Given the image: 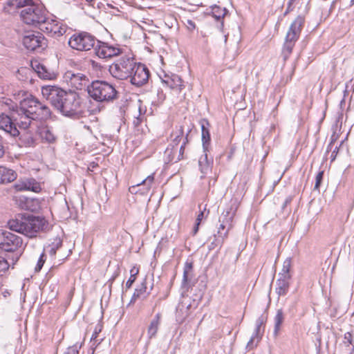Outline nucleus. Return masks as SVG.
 I'll use <instances>...</instances> for the list:
<instances>
[{
  "label": "nucleus",
  "mask_w": 354,
  "mask_h": 354,
  "mask_svg": "<svg viewBox=\"0 0 354 354\" xmlns=\"http://www.w3.org/2000/svg\"><path fill=\"white\" fill-rule=\"evenodd\" d=\"M7 6L10 7L5 8L7 12H10L12 8H22L20 17L27 25L40 28L41 24L46 20V10L32 0H8Z\"/></svg>",
  "instance_id": "nucleus-1"
},
{
  "label": "nucleus",
  "mask_w": 354,
  "mask_h": 354,
  "mask_svg": "<svg viewBox=\"0 0 354 354\" xmlns=\"http://www.w3.org/2000/svg\"><path fill=\"white\" fill-rule=\"evenodd\" d=\"M8 225L11 230L30 238L36 236L39 231L48 230L47 221L43 218L35 216L26 217L18 215L15 218L10 220Z\"/></svg>",
  "instance_id": "nucleus-2"
},
{
  "label": "nucleus",
  "mask_w": 354,
  "mask_h": 354,
  "mask_svg": "<svg viewBox=\"0 0 354 354\" xmlns=\"http://www.w3.org/2000/svg\"><path fill=\"white\" fill-rule=\"evenodd\" d=\"M88 93L95 101L110 102L116 98L117 91L115 87L104 81H95L88 87Z\"/></svg>",
  "instance_id": "nucleus-3"
},
{
  "label": "nucleus",
  "mask_w": 354,
  "mask_h": 354,
  "mask_svg": "<svg viewBox=\"0 0 354 354\" xmlns=\"http://www.w3.org/2000/svg\"><path fill=\"white\" fill-rule=\"evenodd\" d=\"M304 23V19L301 16H298L291 24L287 32L283 47V55L285 59L291 54L295 42L299 37Z\"/></svg>",
  "instance_id": "nucleus-4"
},
{
  "label": "nucleus",
  "mask_w": 354,
  "mask_h": 354,
  "mask_svg": "<svg viewBox=\"0 0 354 354\" xmlns=\"http://www.w3.org/2000/svg\"><path fill=\"white\" fill-rule=\"evenodd\" d=\"M135 66L133 58L122 57L109 66V72L116 79L125 80L131 76Z\"/></svg>",
  "instance_id": "nucleus-5"
},
{
  "label": "nucleus",
  "mask_w": 354,
  "mask_h": 354,
  "mask_svg": "<svg viewBox=\"0 0 354 354\" xmlns=\"http://www.w3.org/2000/svg\"><path fill=\"white\" fill-rule=\"evenodd\" d=\"M80 97L74 91L66 92L57 109L66 116H73L80 112Z\"/></svg>",
  "instance_id": "nucleus-6"
},
{
  "label": "nucleus",
  "mask_w": 354,
  "mask_h": 354,
  "mask_svg": "<svg viewBox=\"0 0 354 354\" xmlns=\"http://www.w3.org/2000/svg\"><path fill=\"white\" fill-rule=\"evenodd\" d=\"M19 110L23 113L30 114L36 118L41 114L43 117H48L50 113L48 107L42 105L37 99L32 97L22 100Z\"/></svg>",
  "instance_id": "nucleus-7"
},
{
  "label": "nucleus",
  "mask_w": 354,
  "mask_h": 354,
  "mask_svg": "<svg viewBox=\"0 0 354 354\" xmlns=\"http://www.w3.org/2000/svg\"><path fill=\"white\" fill-rule=\"evenodd\" d=\"M95 42L94 36L86 32L73 34L68 40V45L73 49L83 51L91 49Z\"/></svg>",
  "instance_id": "nucleus-8"
},
{
  "label": "nucleus",
  "mask_w": 354,
  "mask_h": 354,
  "mask_svg": "<svg viewBox=\"0 0 354 354\" xmlns=\"http://www.w3.org/2000/svg\"><path fill=\"white\" fill-rule=\"evenodd\" d=\"M172 136L174 137V145H172L171 148L167 147L165 153L171 156L170 160L176 162L182 158L187 138H184L183 131L181 128L175 134H173Z\"/></svg>",
  "instance_id": "nucleus-9"
},
{
  "label": "nucleus",
  "mask_w": 354,
  "mask_h": 354,
  "mask_svg": "<svg viewBox=\"0 0 354 354\" xmlns=\"http://www.w3.org/2000/svg\"><path fill=\"white\" fill-rule=\"evenodd\" d=\"M39 29L50 37H59L66 33L67 26L56 19L46 17V20L41 24Z\"/></svg>",
  "instance_id": "nucleus-10"
},
{
  "label": "nucleus",
  "mask_w": 354,
  "mask_h": 354,
  "mask_svg": "<svg viewBox=\"0 0 354 354\" xmlns=\"http://www.w3.org/2000/svg\"><path fill=\"white\" fill-rule=\"evenodd\" d=\"M23 44L30 50H43L47 46L46 39L39 32H27L23 37Z\"/></svg>",
  "instance_id": "nucleus-11"
},
{
  "label": "nucleus",
  "mask_w": 354,
  "mask_h": 354,
  "mask_svg": "<svg viewBox=\"0 0 354 354\" xmlns=\"http://www.w3.org/2000/svg\"><path fill=\"white\" fill-rule=\"evenodd\" d=\"M66 91L57 86L46 85L41 87V94L57 109Z\"/></svg>",
  "instance_id": "nucleus-12"
},
{
  "label": "nucleus",
  "mask_w": 354,
  "mask_h": 354,
  "mask_svg": "<svg viewBox=\"0 0 354 354\" xmlns=\"http://www.w3.org/2000/svg\"><path fill=\"white\" fill-rule=\"evenodd\" d=\"M64 81L71 88L82 90L88 84V79L82 73L67 71L63 76Z\"/></svg>",
  "instance_id": "nucleus-13"
},
{
  "label": "nucleus",
  "mask_w": 354,
  "mask_h": 354,
  "mask_svg": "<svg viewBox=\"0 0 354 354\" xmlns=\"http://www.w3.org/2000/svg\"><path fill=\"white\" fill-rule=\"evenodd\" d=\"M95 53L99 58L108 59L119 55L121 53V49L108 43L98 41L95 48Z\"/></svg>",
  "instance_id": "nucleus-14"
},
{
  "label": "nucleus",
  "mask_w": 354,
  "mask_h": 354,
  "mask_svg": "<svg viewBox=\"0 0 354 354\" xmlns=\"http://www.w3.org/2000/svg\"><path fill=\"white\" fill-rule=\"evenodd\" d=\"M129 77L132 84L137 86H142L148 80L149 71L144 65L136 63L133 72Z\"/></svg>",
  "instance_id": "nucleus-15"
},
{
  "label": "nucleus",
  "mask_w": 354,
  "mask_h": 354,
  "mask_svg": "<svg viewBox=\"0 0 354 354\" xmlns=\"http://www.w3.org/2000/svg\"><path fill=\"white\" fill-rule=\"evenodd\" d=\"M3 241L0 249L6 252H14L21 248L23 244L21 237L9 232L6 234Z\"/></svg>",
  "instance_id": "nucleus-16"
},
{
  "label": "nucleus",
  "mask_w": 354,
  "mask_h": 354,
  "mask_svg": "<svg viewBox=\"0 0 354 354\" xmlns=\"http://www.w3.org/2000/svg\"><path fill=\"white\" fill-rule=\"evenodd\" d=\"M0 129L13 138L20 134V130L17 129L14 120L3 113L0 114Z\"/></svg>",
  "instance_id": "nucleus-17"
},
{
  "label": "nucleus",
  "mask_w": 354,
  "mask_h": 354,
  "mask_svg": "<svg viewBox=\"0 0 354 354\" xmlns=\"http://www.w3.org/2000/svg\"><path fill=\"white\" fill-rule=\"evenodd\" d=\"M237 208V201L232 200L230 206L222 212L219 218V223L225 224L227 230H232L234 226L233 221Z\"/></svg>",
  "instance_id": "nucleus-18"
},
{
  "label": "nucleus",
  "mask_w": 354,
  "mask_h": 354,
  "mask_svg": "<svg viewBox=\"0 0 354 354\" xmlns=\"http://www.w3.org/2000/svg\"><path fill=\"white\" fill-rule=\"evenodd\" d=\"M35 119L36 118L33 117V115L24 114L19 109L17 111V117L14 118V121L20 130H26L36 127L34 122Z\"/></svg>",
  "instance_id": "nucleus-19"
},
{
  "label": "nucleus",
  "mask_w": 354,
  "mask_h": 354,
  "mask_svg": "<svg viewBox=\"0 0 354 354\" xmlns=\"http://www.w3.org/2000/svg\"><path fill=\"white\" fill-rule=\"evenodd\" d=\"M160 78L162 82L171 89L180 92L184 88L182 79L176 74H165Z\"/></svg>",
  "instance_id": "nucleus-20"
},
{
  "label": "nucleus",
  "mask_w": 354,
  "mask_h": 354,
  "mask_svg": "<svg viewBox=\"0 0 354 354\" xmlns=\"http://www.w3.org/2000/svg\"><path fill=\"white\" fill-rule=\"evenodd\" d=\"M154 182V174L148 176L141 183L133 185L129 188L131 193H138L140 194H147L149 192Z\"/></svg>",
  "instance_id": "nucleus-21"
},
{
  "label": "nucleus",
  "mask_w": 354,
  "mask_h": 354,
  "mask_svg": "<svg viewBox=\"0 0 354 354\" xmlns=\"http://www.w3.org/2000/svg\"><path fill=\"white\" fill-rule=\"evenodd\" d=\"M14 187L17 191H32L38 192L41 189L39 183L32 178L19 180L15 184Z\"/></svg>",
  "instance_id": "nucleus-22"
},
{
  "label": "nucleus",
  "mask_w": 354,
  "mask_h": 354,
  "mask_svg": "<svg viewBox=\"0 0 354 354\" xmlns=\"http://www.w3.org/2000/svg\"><path fill=\"white\" fill-rule=\"evenodd\" d=\"M35 127L30 128L26 130H21L20 134L17 136L21 145L24 147H32L35 145V140L34 138V131Z\"/></svg>",
  "instance_id": "nucleus-23"
},
{
  "label": "nucleus",
  "mask_w": 354,
  "mask_h": 354,
  "mask_svg": "<svg viewBox=\"0 0 354 354\" xmlns=\"http://www.w3.org/2000/svg\"><path fill=\"white\" fill-rule=\"evenodd\" d=\"M33 68L41 79L51 80L57 77V73L48 69L44 64H37Z\"/></svg>",
  "instance_id": "nucleus-24"
},
{
  "label": "nucleus",
  "mask_w": 354,
  "mask_h": 354,
  "mask_svg": "<svg viewBox=\"0 0 354 354\" xmlns=\"http://www.w3.org/2000/svg\"><path fill=\"white\" fill-rule=\"evenodd\" d=\"M204 151V154L202 155L198 160V165L201 172L203 174V176H205L210 171L212 168V165L213 163L212 158L209 159L207 156V151Z\"/></svg>",
  "instance_id": "nucleus-25"
},
{
  "label": "nucleus",
  "mask_w": 354,
  "mask_h": 354,
  "mask_svg": "<svg viewBox=\"0 0 354 354\" xmlns=\"http://www.w3.org/2000/svg\"><path fill=\"white\" fill-rule=\"evenodd\" d=\"M17 176V173L14 170L0 166V184L12 182Z\"/></svg>",
  "instance_id": "nucleus-26"
},
{
  "label": "nucleus",
  "mask_w": 354,
  "mask_h": 354,
  "mask_svg": "<svg viewBox=\"0 0 354 354\" xmlns=\"http://www.w3.org/2000/svg\"><path fill=\"white\" fill-rule=\"evenodd\" d=\"M39 137L41 140L47 143H54L57 137L53 131L48 127H42L39 130Z\"/></svg>",
  "instance_id": "nucleus-27"
},
{
  "label": "nucleus",
  "mask_w": 354,
  "mask_h": 354,
  "mask_svg": "<svg viewBox=\"0 0 354 354\" xmlns=\"http://www.w3.org/2000/svg\"><path fill=\"white\" fill-rule=\"evenodd\" d=\"M289 279L286 277L279 276L276 283V292L279 296L285 295L289 288Z\"/></svg>",
  "instance_id": "nucleus-28"
},
{
  "label": "nucleus",
  "mask_w": 354,
  "mask_h": 354,
  "mask_svg": "<svg viewBox=\"0 0 354 354\" xmlns=\"http://www.w3.org/2000/svg\"><path fill=\"white\" fill-rule=\"evenodd\" d=\"M160 315L156 314L154 318L151 321L148 327L147 333L149 339L156 336L160 325Z\"/></svg>",
  "instance_id": "nucleus-29"
},
{
  "label": "nucleus",
  "mask_w": 354,
  "mask_h": 354,
  "mask_svg": "<svg viewBox=\"0 0 354 354\" xmlns=\"http://www.w3.org/2000/svg\"><path fill=\"white\" fill-rule=\"evenodd\" d=\"M149 294V292H147V288L146 286V281L145 280L140 285V286L136 288L134 291V293L131 297V303L135 302L137 299L139 298H145Z\"/></svg>",
  "instance_id": "nucleus-30"
},
{
  "label": "nucleus",
  "mask_w": 354,
  "mask_h": 354,
  "mask_svg": "<svg viewBox=\"0 0 354 354\" xmlns=\"http://www.w3.org/2000/svg\"><path fill=\"white\" fill-rule=\"evenodd\" d=\"M205 125H209L208 122L206 120L202 121L201 129L203 150L208 151V145L210 141V134L208 129L205 127Z\"/></svg>",
  "instance_id": "nucleus-31"
},
{
  "label": "nucleus",
  "mask_w": 354,
  "mask_h": 354,
  "mask_svg": "<svg viewBox=\"0 0 354 354\" xmlns=\"http://www.w3.org/2000/svg\"><path fill=\"white\" fill-rule=\"evenodd\" d=\"M283 320V312L281 310H279L274 317V333L275 335H278L280 330L281 324Z\"/></svg>",
  "instance_id": "nucleus-32"
},
{
  "label": "nucleus",
  "mask_w": 354,
  "mask_h": 354,
  "mask_svg": "<svg viewBox=\"0 0 354 354\" xmlns=\"http://www.w3.org/2000/svg\"><path fill=\"white\" fill-rule=\"evenodd\" d=\"M291 267V259L290 258H287L283 263V268L281 270V272L279 273V276L286 277V279H290V275L289 274V271Z\"/></svg>",
  "instance_id": "nucleus-33"
},
{
  "label": "nucleus",
  "mask_w": 354,
  "mask_h": 354,
  "mask_svg": "<svg viewBox=\"0 0 354 354\" xmlns=\"http://www.w3.org/2000/svg\"><path fill=\"white\" fill-rule=\"evenodd\" d=\"M199 208H200V212H199V214L197 216V218H196V224H195V226H194V234H196V232H198V227H199L200 223L202 221V220L205 217H207V214H209V211H207V212L205 213V212H206V208L205 207H204L203 209H201V206H199Z\"/></svg>",
  "instance_id": "nucleus-34"
},
{
  "label": "nucleus",
  "mask_w": 354,
  "mask_h": 354,
  "mask_svg": "<svg viewBox=\"0 0 354 354\" xmlns=\"http://www.w3.org/2000/svg\"><path fill=\"white\" fill-rule=\"evenodd\" d=\"M230 230H227L225 224L220 223L218 227L217 234L218 236L222 239L223 241L228 237Z\"/></svg>",
  "instance_id": "nucleus-35"
},
{
  "label": "nucleus",
  "mask_w": 354,
  "mask_h": 354,
  "mask_svg": "<svg viewBox=\"0 0 354 354\" xmlns=\"http://www.w3.org/2000/svg\"><path fill=\"white\" fill-rule=\"evenodd\" d=\"M225 14L226 10L225 8H221L216 6L212 8V15L218 20L223 17Z\"/></svg>",
  "instance_id": "nucleus-36"
},
{
  "label": "nucleus",
  "mask_w": 354,
  "mask_h": 354,
  "mask_svg": "<svg viewBox=\"0 0 354 354\" xmlns=\"http://www.w3.org/2000/svg\"><path fill=\"white\" fill-rule=\"evenodd\" d=\"M267 317L266 315H261L256 321V328L254 333L260 335L261 328L266 322Z\"/></svg>",
  "instance_id": "nucleus-37"
},
{
  "label": "nucleus",
  "mask_w": 354,
  "mask_h": 354,
  "mask_svg": "<svg viewBox=\"0 0 354 354\" xmlns=\"http://www.w3.org/2000/svg\"><path fill=\"white\" fill-rule=\"evenodd\" d=\"M260 339H261V335H258L257 334L253 333L250 341L248 342L246 348L248 350L253 349L254 347L257 346V343L259 342Z\"/></svg>",
  "instance_id": "nucleus-38"
},
{
  "label": "nucleus",
  "mask_w": 354,
  "mask_h": 354,
  "mask_svg": "<svg viewBox=\"0 0 354 354\" xmlns=\"http://www.w3.org/2000/svg\"><path fill=\"white\" fill-rule=\"evenodd\" d=\"M192 263L187 262L185 265L184 271H183V281L184 283H185L188 281L189 275V273L192 272Z\"/></svg>",
  "instance_id": "nucleus-39"
},
{
  "label": "nucleus",
  "mask_w": 354,
  "mask_h": 354,
  "mask_svg": "<svg viewBox=\"0 0 354 354\" xmlns=\"http://www.w3.org/2000/svg\"><path fill=\"white\" fill-rule=\"evenodd\" d=\"M62 245V241L58 239L55 242L53 243L52 245H49L48 253L51 257H54L56 254L57 250Z\"/></svg>",
  "instance_id": "nucleus-40"
},
{
  "label": "nucleus",
  "mask_w": 354,
  "mask_h": 354,
  "mask_svg": "<svg viewBox=\"0 0 354 354\" xmlns=\"http://www.w3.org/2000/svg\"><path fill=\"white\" fill-rule=\"evenodd\" d=\"M80 348V345L75 344L72 346L68 347L64 354H79V350Z\"/></svg>",
  "instance_id": "nucleus-41"
},
{
  "label": "nucleus",
  "mask_w": 354,
  "mask_h": 354,
  "mask_svg": "<svg viewBox=\"0 0 354 354\" xmlns=\"http://www.w3.org/2000/svg\"><path fill=\"white\" fill-rule=\"evenodd\" d=\"M344 344L348 346L353 344V335L350 332H347L344 334Z\"/></svg>",
  "instance_id": "nucleus-42"
},
{
  "label": "nucleus",
  "mask_w": 354,
  "mask_h": 354,
  "mask_svg": "<svg viewBox=\"0 0 354 354\" xmlns=\"http://www.w3.org/2000/svg\"><path fill=\"white\" fill-rule=\"evenodd\" d=\"M9 268V263L5 258L0 257V272H5Z\"/></svg>",
  "instance_id": "nucleus-43"
},
{
  "label": "nucleus",
  "mask_w": 354,
  "mask_h": 354,
  "mask_svg": "<svg viewBox=\"0 0 354 354\" xmlns=\"http://www.w3.org/2000/svg\"><path fill=\"white\" fill-rule=\"evenodd\" d=\"M45 254L44 253H42L37 261V266L35 267V270L36 271H39L41 268L43 267L44 266V263L45 262Z\"/></svg>",
  "instance_id": "nucleus-44"
},
{
  "label": "nucleus",
  "mask_w": 354,
  "mask_h": 354,
  "mask_svg": "<svg viewBox=\"0 0 354 354\" xmlns=\"http://www.w3.org/2000/svg\"><path fill=\"white\" fill-rule=\"evenodd\" d=\"M322 178H323V171H320L316 176V182H315V189H319Z\"/></svg>",
  "instance_id": "nucleus-45"
},
{
  "label": "nucleus",
  "mask_w": 354,
  "mask_h": 354,
  "mask_svg": "<svg viewBox=\"0 0 354 354\" xmlns=\"http://www.w3.org/2000/svg\"><path fill=\"white\" fill-rule=\"evenodd\" d=\"M102 330V326L98 324L95 326V330L91 336V340H95L98 336V334Z\"/></svg>",
  "instance_id": "nucleus-46"
},
{
  "label": "nucleus",
  "mask_w": 354,
  "mask_h": 354,
  "mask_svg": "<svg viewBox=\"0 0 354 354\" xmlns=\"http://www.w3.org/2000/svg\"><path fill=\"white\" fill-rule=\"evenodd\" d=\"M185 25H186L187 28L189 31H193L196 28L195 23L191 19H187L185 22Z\"/></svg>",
  "instance_id": "nucleus-47"
},
{
  "label": "nucleus",
  "mask_w": 354,
  "mask_h": 354,
  "mask_svg": "<svg viewBox=\"0 0 354 354\" xmlns=\"http://www.w3.org/2000/svg\"><path fill=\"white\" fill-rule=\"evenodd\" d=\"M136 277L130 276L128 281L126 283V288H130L133 283H134V281H136Z\"/></svg>",
  "instance_id": "nucleus-48"
},
{
  "label": "nucleus",
  "mask_w": 354,
  "mask_h": 354,
  "mask_svg": "<svg viewBox=\"0 0 354 354\" xmlns=\"http://www.w3.org/2000/svg\"><path fill=\"white\" fill-rule=\"evenodd\" d=\"M139 272V268L137 266H133L130 270V276L136 277Z\"/></svg>",
  "instance_id": "nucleus-49"
},
{
  "label": "nucleus",
  "mask_w": 354,
  "mask_h": 354,
  "mask_svg": "<svg viewBox=\"0 0 354 354\" xmlns=\"http://www.w3.org/2000/svg\"><path fill=\"white\" fill-rule=\"evenodd\" d=\"M4 153V147L2 145V138L0 136V158H1L3 156Z\"/></svg>",
  "instance_id": "nucleus-50"
},
{
  "label": "nucleus",
  "mask_w": 354,
  "mask_h": 354,
  "mask_svg": "<svg viewBox=\"0 0 354 354\" xmlns=\"http://www.w3.org/2000/svg\"><path fill=\"white\" fill-rule=\"evenodd\" d=\"M7 232H8L0 230V246H1V242H3V239H4V238L6 236V234Z\"/></svg>",
  "instance_id": "nucleus-51"
},
{
  "label": "nucleus",
  "mask_w": 354,
  "mask_h": 354,
  "mask_svg": "<svg viewBox=\"0 0 354 354\" xmlns=\"http://www.w3.org/2000/svg\"><path fill=\"white\" fill-rule=\"evenodd\" d=\"M140 122V120L138 118H136V121H134V123L136 124H138Z\"/></svg>",
  "instance_id": "nucleus-52"
},
{
  "label": "nucleus",
  "mask_w": 354,
  "mask_h": 354,
  "mask_svg": "<svg viewBox=\"0 0 354 354\" xmlns=\"http://www.w3.org/2000/svg\"><path fill=\"white\" fill-rule=\"evenodd\" d=\"M86 1H88V2H91L93 0H86Z\"/></svg>",
  "instance_id": "nucleus-53"
}]
</instances>
